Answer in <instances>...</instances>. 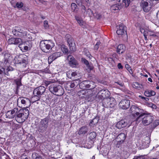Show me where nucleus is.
<instances>
[{
	"label": "nucleus",
	"instance_id": "f257e3e1",
	"mask_svg": "<svg viewBox=\"0 0 159 159\" xmlns=\"http://www.w3.org/2000/svg\"><path fill=\"white\" fill-rule=\"evenodd\" d=\"M29 112L28 109L24 108L22 110H19L17 111L16 120L19 123H23L28 118Z\"/></svg>",
	"mask_w": 159,
	"mask_h": 159
},
{
	"label": "nucleus",
	"instance_id": "f03ea898",
	"mask_svg": "<svg viewBox=\"0 0 159 159\" xmlns=\"http://www.w3.org/2000/svg\"><path fill=\"white\" fill-rule=\"evenodd\" d=\"M12 32L14 35L24 38L25 42L28 40L27 38L29 35H27V32L23 27L16 26L13 28Z\"/></svg>",
	"mask_w": 159,
	"mask_h": 159
},
{
	"label": "nucleus",
	"instance_id": "7ed1b4c3",
	"mask_svg": "<svg viewBox=\"0 0 159 159\" xmlns=\"http://www.w3.org/2000/svg\"><path fill=\"white\" fill-rule=\"evenodd\" d=\"M50 91L53 94H55L58 96H61L62 95L64 92L63 88L61 86L56 83H53L51 84L49 87Z\"/></svg>",
	"mask_w": 159,
	"mask_h": 159
},
{
	"label": "nucleus",
	"instance_id": "20e7f679",
	"mask_svg": "<svg viewBox=\"0 0 159 159\" xmlns=\"http://www.w3.org/2000/svg\"><path fill=\"white\" fill-rule=\"evenodd\" d=\"M130 112L133 116L136 117V120L138 121L140 118L145 115V114L143 113V110L138 107L134 105L132 106L130 109Z\"/></svg>",
	"mask_w": 159,
	"mask_h": 159
},
{
	"label": "nucleus",
	"instance_id": "39448f33",
	"mask_svg": "<svg viewBox=\"0 0 159 159\" xmlns=\"http://www.w3.org/2000/svg\"><path fill=\"white\" fill-rule=\"evenodd\" d=\"M54 43L51 40L41 41L40 43L41 49L44 52H47L48 50L53 47Z\"/></svg>",
	"mask_w": 159,
	"mask_h": 159
},
{
	"label": "nucleus",
	"instance_id": "423d86ee",
	"mask_svg": "<svg viewBox=\"0 0 159 159\" xmlns=\"http://www.w3.org/2000/svg\"><path fill=\"white\" fill-rule=\"evenodd\" d=\"M27 57L24 54L17 56L14 58V63L16 64H22L25 66L27 63Z\"/></svg>",
	"mask_w": 159,
	"mask_h": 159
},
{
	"label": "nucleus",
	"instance_id": "0eeeda50",
	"mask_svg": "<svg viewBox=\"0 0 159 159\" xmlns=\"http://www.w3.org/2000/svg\"><path fill=\"white\" fill-rule=\"evenodd\" d=\"M45 88L43 86H40L35 89L33 91V94L35 97H37V99L39 100L40 96L42 95L45 91Z\"/></svg>",
	"mask_w": 159,
	"mask_h": 159
},
{
	"label": "nucleus",
	"instance_id": "6e6552de",
	"mask_svg": "<svg viewBox=\"0 0 159 159\" xmlns=\"http://www.w3.org/2000/svg\"><path fill=\"white\" fill-rule=\"evenodd\" d=\"M140 7L145 12H148L151 9V7L147 0H142L140 3Z\"/></svg>",
	"mask_w": 159,
	"mask_h": 159
},
{
	"label": "nucleus",
	"instance_id": "1a4fd4ad",
	"mask_svg": "<svg viewBox=\"0 0 159 159\" xmlns=\"http://www.w3.org/2000/svg\"><path fill=\"white\" fill-rule=\"evenodd\" d=\"M66 37L70 50L72 51H75L76 50V46L73 39L69 35H66Z\"/></svg>",
	"mask_w": 159,
	"mask_h": 159
},
{
	"label": "nucleus",
	"instance_id": "9d476101",
	"mask_svg": "<svg viewBox=\"0 0 159 159\" xmlns=\"http://www.w3.org/2000/svg\"><path fill=\"white\" fill-rule=\"evenodd\" d=\"M18 108H15L13 109L8 111L6 114V117L9 119H12L16 117Z\"/></svg>",
	"mask_w": 159,
	"mask_h": 159
},
{
	"label": "nucleus",
	"instance_id": "9b49d317",
	"mask_svg": "<svg viewBox=\"0 0 159 159\" xmlns=\"http://www.w3.org/2000/svg\"><path fill=\"white\" fill-rule=\"evenodd\" d=\"M119 105L120 107L122 109H126L129 106V100L126 99L122 100L119 103Z\"/></svg>",
	"mask_w": 159,
	"mask_h": 159
},
{
	"label": "nucleus",
	"instance_id": "f8f14e48",
	"mask_svg": "<svg viewBox=\"0 0 159 159\" xmlns=\"http://www.w3.org/2000/svg\"><path fill=\"white\" fill-rule=\"evenodd\" d=\"M62 55L61 52H55L51 55L48 58V61L49 64L56 59L58 57Z\"/></svg>",
	"mask_w": 159,
	"mask_h": 159
},
{
	"label": "nucleus",
	"instance_id": "ddd939ff",
	"mask_svg": "<svg viewBox=\"0 0 159 159\" xmlns=\"http://www.w3.org/2000/svg\"><path fill=\"white\" fill-rule=\"evenodd\" d=\"M131 123H127L125 120H122L118 122L116 125V127L118 129H121L126 126L129 127Z\"/></svg>",
	"mask_w": 159,
	"mask_h": 159
},
{
	"label": "nucleus",
	"instance_id": "4468645a",
	"mask_svg": "<svg viewBox=\"0 0 159 159\" xmlns=\"http://www.w3.org/2000/svg\"><path fill=\"white\" fill-rule=\"evenodd\" d=\"M152 118L151 116L148 115H145L142 118V122L143 125H148L152 123Z\"/></svg>",
	"mask_w": 159,
	"mask_h": 159
},
{
	"label": "nucleus",
	"instance_id": "2eb2a0df",
	"mask_svg": "<svg viewBox=\"0 0 159 159\" xmlns=\"http://www.w3.org/2000/svg\"><path fill=\"white\" fill-rule=\"evenodd\" d=\"M126 32V27L123 24H120L119 25L116 31V33L118 35H122Z\"/></svg>",
	"mask_w": 159,
	"mask_h": 159
},
{
	"label": "nucleus",
	"instance_id": "dca6fc26",
	"mask_svg": "<svg viewBox=\"0 0 159 159\" xmlns=\"http://www.w3.org/2000/svg\"><path fill=\"white\" fill-rule=\"evenodd\" d=\"M22 42V39L20 38H12L8 39V43L9 44H17Z\"/></svg>",
	"mask_w": 159,
	"mask_h": 159
},
{
	"label": "nucleus",
	"instance_id": "f3484780",
	"mask_svg": "<svg viewBox=\"0 0 159 159\" xmlns=\"http://www.w3.org/2000/svg\"><path fill=\"white\" fill-rule=\"evenodd\" d=\"M91 83L87 80H85L80 83L79 84V86L82 89H85L86 88H90Z\"/></svg>",
	"mask_w": 159,
	"mask_h": 159
},
{
	"label": "nucleus",
	"instance_id": "a211bd4d",
	"mask_svg": "<svg viewBox=\"0 0 159 159\" xmlns=\"http://www.w3.org/2000/svg\"><path fill=\"white\" fill-rule=\"evenodd\" d=\"M67 59L69 61L70 65L71 67H74L78 65V63L77 61L72 56H69L68 57Z\"/></svg>",
	"mask_w": 159,
	"mask_h": 159
},
{
	"label": "nucleus",
	"instance_id": "6ab92c4d",
	"mask_svg": "<svg viewBox=\"0 0 159 159\" xmlns=\"http://www.w3.org/2000/svg\"><path fill=\"white\" fill-rule=\"evenodd\" d=\"M107 105L109 107L113 108L115 107L116 104V100L114 98H110L107 99Z\"/></svg>",
	"mask_w": 159,
	"mask_h": 159
},
{
	"label": "nucleus",
	"instance_id": "aec40b11",
	"mask_svg": "<svg viewBox=\"0 0 159 159\" xmlns=\"http://www.w3.org/2000/svg\"><path fill=\"white\" fill-rule=\"evenodd\" d=\"M99 95H101L102 98L105 99L109 95L110 92L107 89H102L98 93Z\"/></svg>",
	"mask_w": 159,
	"mask_h": 159
},
{
	"label": "nucleus",
	"instance_id": "412c9836",
	"mask_svg": "<svg viewBox=\"0 0 159 159\" xmlns=\"http://www.w3.org/2000/svg\"><path fill=\"white\" fill-rule=\"evenodd\" d=\"M28 102L29 103L30 102V101L28 99L23 97H19L17 100V105L20 107V106L19 105L20 103L23 105H25Z\"/></svg>",
	"mask_w": 159,
	"mask_h": 159
},
{
	"label": "nucleus",
	"instance_id": "4be33fe9",
	"mask_svg": "<svg viewBox=\"0 0 159 159\" xmlns=\"http://www.w3.org/2000/svg\"><path fill=\"white\" fill-rule=\"evenodd\" d=\"M125 138L126 136L124 133H120L117 137L116 140L119 144H120L125 140Z\"/></svg>",
	"mask_w": 159,
	"mask_h": 159
},
{
	"label": "nucleus",
	"instance_id": "5701e85b",
	"mask_svg": "<svg viewBox=\"0 0 159 159\" xmlns=\"http://www.w3.org/2000/svg\"><path fill=\"white\" fill-rule=\"evenodd\" d=\"M88 131V127L86 126H83L81 127L78 131L79 135H84L86 134Z\"/></svg>",
	"mask_w": 159,
	"mask_h": 159
},
{
	"label": "nucleus",
	"instance_id": "b1692460",
	"mask_svg": "<svg viewBox=\"0 0 159 159\" xmlns=\"http://www.w3.org/2000/svg\"><path fill=\"white\" fill-rule=\"evenodd\" d=\"M11 58L10 54L6 53L4 55L2 62L5 64L9 63L11 60Z\"/></svg>",
	"mask_w": 159,
	"mask_h": 159
},
{
	"label": "nucleus",
	"instance_id": "393cba45",
	"mask_svg": "<svg viewBox=\"0 0 159 159\" xmlns=\"http://www.w3.org/2000/svg\"><path fill=\"white\" fill-rule=\"evenodd\" d=\"M125 50V46L122 44L119 45L117 48V52L119 53H122Z\"/></svg>",
	"mask_w": 159,
	"mask_h": 159
},
{
	"label": "nucleus",
	"instance_id": "a878e982",
	"mask_svg": "<svg viewBox=\"0 0 159 159\" xmlns=\"http://www.w3.org/2000/svg\"><path fill=\"white\" fill-rule=\"evenodd\" d=\"M144 94L146 96L151 97L155 95L156 93L153 90H147L145 91Z\"/></svg>",
	"mask_w": 159,
	"mask_h": 159
},
{
	"label": "nucleus",
	"instance_id": "bb28decb",
	"mask_svg": "<svg viewBox=\"0 0 159 159\" xmlns=\"http://www.w3.org/2000/svg\"><path fill=\"white\" fill-rule=\"evenodd\" d=\"M79 84V81L78 80L72 81L67 83V84L70 86L71 88H73L75 86Z\"/></svg>",
	"mask_w": 159,
	"mask_h": 159
},
{
	"label": "nucleus",
	"instance_id": "cd10ccee",
	"mask_svg": "<svg viewBox=\"0 0 159 159\" xmlns=\"http://www.w3.org/2000/svg\"><path fill=\"white\" fill-rule=\"evenodd\" d=\"M40 124L47 128L48 124V120L47 118H44L41 120Z\"/></svg>",
	"mask_w": 159,
	"mask_h": 159
},
{
	"label": "nucleus",
	"instance_id": "c85d7f7f",
	"mask_svg": "<svg viewBox=\"0 0 159 159\" xmlns=\"http://www.w3.org/2000/svg\"><path fill=\"white\" fill-rule=\"evenodd\" d=\"M122 7L121 5L118 4H115L112 5L111 7V10L118 11L120 10Z\"/></svg>",
	"mask_w": 159,
	"mask_h": 159
},
{
	"label": "nucleus",
	"instance_id": "c756f323",
	"mask_svg": "<svg viewBox=\"0 0 159 159\" xmlns=\"http://www.w3.org/2000/svg\"><path fill=\"white\" fill-rule=\"evenodd\" d=\"M25 43V41H23L20 43L19 47L21 48V50L23 49L25 51H27L28 50V47L27 46H25L24 44Z\"/></svg>",
	"mask_w": 159,
	"mask_h": 159
},
{
	"label": "nucleus",
	"instance_id": "7c9ffc66",
	"mask_svg": "<svg viewBox=\"0 0 159 159\" xmlns=\"http://www.w3.org/2000/svg\"><path fill=\"white\" fill-rule=\"evenodd\" d=\"M129 155V153L125 151H124L121 152V156L122 159H125L127 158Z\"/></svg>",
	"mask_w": 159,
	"mask_h": 159
},
{
	"label": "nucleus",
	"instance_id": "2f4dec72",
	"mask_svg": "<svg viewBox=\"0 0 159 159\" xmlns=\"http://www.w3.org/2000/svg\"><path fill=\"white\" fill-rule=\"evenodd\" d=\"M47 129V128L40 124L39 128L38 131L40 133H42L45 132Z\"/></svg>",
	"mask_w": 159,
	"mask_h": 159
},
{
	"label": "nucleus",
	"instance_id": "473e14b6",
	"mask_svg": "<svg viewBox=\"0 0 159 159\" xmlns=\"http://www.w3.org/2000/svg\"><path fill=\"white\" fill-rule=\"evenodd\" d=\"M71 10L72 11L76 12L78 11L77 6L75 3H72L71 4Z\"/></svg>",
	"mask_w": 159,
	"mask_h": 159
},
{
	"label": "nucleus",
	"instance_id": "72a5a7b5",
	"mask_svg": "<svg viewBox=\"0 0 159 159\" xmlns=\"http://www.w3.org/2000/svg\"><path fill=\"white\" fill-rule=\"evenodd\" d=\"M4 75H7V74L6 72L5 68L3 67H0V77Z\"/></svg>",
	"mask_w": 159,
	"mask_h": 159
},
{
	"label": "nucleus",
	"instance_id": "f704fd0d",
	"mask_svg": "<svg viewBox=\"0 0 159 159\" xmlns=\"http://www.w3.org/2000/svg\"><path fill=\"white\" fill-rule=\"evenodd\" d=\"M130 2V0H123L121 5L125 6V7H127L129 6Z\"/></svg>",
	"mask_w": 159,
	"mask_h": 159
},
{
	"label": "nucleus",
	"instance_id": "c9c22d12",
	"mask_svg": "<svg viewBox=\"0 0 159 159\" xmlns=\"http://www.w3.org/2000/svg\"><path fill=\"white\" fill-rule=\"evenodd\" d=\"M89 138L90 140H93L94 139L96 136V133L95 132H93L89 133Z\"/></svg>",
	"mask_w": 159,
	"mask_h": 159
},
{
	"label": "nucleus",
	"instance_id": "e433bc0d",
	"mask_svg": "<svg viewBox=\"0 0 159 159\" xmlns=\"http://www.w3.org/2000/svg\"><path fill=\"white\" fill-rule=\"evenodd\" d=\"M61 48L62 51L63 53H67L68 49L66 46L63 44L61 46Z\"/></svg>",
	"mask_w": 159,
	"mask_h": 159
},
{
	"label": "nucleus",
	"instance_id": "4c0bfd02",
	"mask_svg": "<svg viewBox=\"0 0 159 159\" xmlns=\"http://www.w3.org/2000/svg\"><path fill=\"white\" fill-rule=\"evenodd\" d=\"M75 19L77 21L78 23L80 25H83L84 24V21L80 18L78 17H75Z\"/></svg>",
	"mask_w": 159,
	"mask_h": 159
},
{
	"label": "nucleus",
	"instance_id": "58836bf2",
	"mask_svg": "<svg viewBox=\"0 0 159 159\" xmlns=\"http://www.w3.org/2000/svg\"><path fill=\"white\" fill-rule=\"evenodd\" d=\"M54 80H44V83L46 86H48L49 84H53Z\"/></svg>",
	"mask_w": 159,
	"mask_h": 159
},
{
	"label": "nucleus",
	"instance_id": "ea45409f",
	"mask_svg": "<svg viewBox=\"0 0 159 159\" xmlns=\"http://www.w3.org/2000/svg\"><path fill=\"white\" fill-rule=\"evenodd\" d=\"M23 6V3L21 2H17L16 6H14V8L17 7V8H21Z\"/></svg>",
	"mask_w": 159,
	"mask_h": 159
},
{
	"label": "nucleus",
	"instance_id": "a19ab883",
	"mask_svg": "<svg viewBox=\"0 0 159 159\" xmlns=\"http://www.w3.org/2000/svg\"><path fill=\"white\" fill-rule=\"evenodd\" d=\"M125 67L126 69L129 71V72L131 74H132L133 73V72L132 71V69H131L130 66L128 64H126L125 65Z\"/></svg>",
	"mask_w": 159,
	"mask_h": 159
},
{
	"label": "nucleus",
	"instance_id": "79ce46f5",
	"mask_svg": "<svg viewBox=\"0 0 159 159\" xmlns=\"http://www.w3.org/2000/svg\"><path fill=\"white\" fill-rule=\"evenodd\" d=\"M32 156L33 159H43L41 156H37L36 153H33L32 154Z\"/></svg>",
	"mask_w": 159,
	"mask_h": 159
},
{
	"label": "nucleus",
	"instance_id": "37998d69",
	"mask_svg": "<svg viewBox=\"0 0 159 159\" xmlns=\"http://www.w3.org/2000/svg\"><path fill=\"white\" fill-rule=\"evenodd\" d=\"M98 119L95 118L92 120L90 123L93 125H95L98 123Z\"/></svg>",
	"mask_w": 159,
	"mask_h": 159
},
{
	"label": "nucleus",
	"instance_id": "c03bdc74",
	"mask_svg": "<svg viewBox=\"0 0 159 159\" xmlns=\"http://www.w3.org/2000/svg\"><path fill=\"white\" fill-rule=\"evenodd\" d=\"M82 61L84 62L87 66H88L89 65V62L88 61L86 60L85 59L82 58Z\"/></svg>",
	"mask_w": 159,
	"mask_h": 159
},
{
	"label": "nucleus",
	"instance_id": "a18cd8bd",
	"mask_svg": "<svg viewBox=\"0 0 159 159\" xmlns=\"http://www.w3.org/2000/svg\"><path fill=\"white\" fill-rule=\"evenodd\" d=\"M16 83L18 86H19L21 85V81L19 79H17L15 80Z\"/></svg>",
	"mask_w": 159,
	"mask_h": 159
},
{
	"label": "nucleus",
	"instance_id": "49530a36",
	"mask_svg": "<svg viewBox=\"0 0 159 159\" xmlns=\"http://www.w3.org/2000/svg\"><path fill=\"white\" fill-rule=\"evenodd\" d=\"M100 43L99 42H98L96 44H95V46H94V49L96 50H97L98 48H99V46L100 45Z\"/></svg>",
	"mask_w": 159,
	"mask_h": 159
},
{
	"label": "nucleus",
	"instance_id": "de8ad7c7",
	"mask_svg": "<svg viewBox=\"0 0 159 159\" xmlns=\"http://www.w3.org/2000/svg\"><path fill=\"white\" fill-rule=\"evenodd\" d=\"M44 26L45 29H47L48 27V23L47 21L45 20L44 22Z\"/></svg>",
	"mask_w": 159,
	"mask_h": 159
},
{
	"label": "nucleus",
	"instance_id": "09e8293b",
	"mask_svg": "<svg viewBox=\"0 0 159 159\" xmlns=\"http://www.w3.org/2000/svg\"><path fill=\"white\" fill-rule=\"evenodd\" d=\"M133 87H135V88H140V86L138 83L136 82L135 83L133 84Z\"/></svg>",
	"mask_w": 159,
	"mask_h": 159
},
{
	"label": "nucleus",
	"instance_id": "8fccbe9b",
	"mask_svg": "<svg viewBox=\"0 0 159 159\" xmlns=\"http://www.w3.org/2000/svg\"><path fill=\"white\" fill-rule=\"evenodd\" d=\"M117 85H119L120 86H122L123 85V84L122 82H116L115 83V85L117 86Z\"/></svg>",
	"mask_w": 159,
	"mask_h": 159
},
{
	"label": "nucleus",
	"instance_id": "3c124183",
	"mask_svg": "<svg viewBox=\"0 0 159 159\" xmlns=\"http://www.w3.org/2000/svg\"><path fill=\"white\" fill-rule=\"evenodd\" d=\"M95 16L98 19H100L101 17V15L99 14L96 13Z\"/></svg>",
	"mask_w": 159,
	"mask_h": 159
},
{
	"label": "nucleus",
	"instance_id": "603ef678",
	"mask_svg": "<svg viewBox=\"0 0 159 159\" xmlns=\"http://www.w3.org/2000/svg\"><path fill=\"white\" fill-rule=\"evenodd\" d=\"M149 33V31H145L144 33L143 34V36H147L148 35Z\"/></svg>",
	"mask_w": 159,
	"mask_h": 159
},
{
	"label": "nucleus",
	"instance_id": "864d4df0",
	"mask_svg": "<svg viewBox=\"0 0 159 159\" xmlns=\"http://www.w3.org/2000/svg\"><path fill=\"white\" fill-rule=\"evenodd\" d=\"M118 67L119 69H122L123 68V66L121 65V63H119L118 65Z\"/></svg>",
	"mask_w": 159,
	"mask_h": 159
},
{
	"label": "nucleus",
	"instance_id": "5fc2aeb1",
	"mask_svg": "<svg viewBox=\"0 0 159 159\" xmlns=\"http://www.w3.org/2000/svg\"><path fill=\"white\" fill-rule=\"evenodd\" d=\"M12 68L11 67H10V66L8 67L7 68L6 70L7 71H11V70H12Z\"/></svg>",
	"mask_w": 159,
	"mask_h": 159
},
{
	"label": "nucleus",
	"instance_id": "6e6d98bb",
	"mask_svg": "<svg viewBox=\"0 0 159 159\" xmlns=\"http://www.w3.org/2000/svg\"><path fill=\"white\" fill-rule=\"evenodd\" d=\"M140 31L142 33H144V32H145V30L142 28H140Z\"/></svg>",
	"mask_w": 159,
	"mask_h": 159
},
{
	"label": "nucleus",
	"instance_id": "4d7b16f0",
	"mask_svg": "<svg viewBox=\"0 0 159 159\" xmlns=\"http://www.w3.org/2000/svg\"><path fill=\"white\" fill-rule=\"evenodd\" d=\"M155 124L156 125H159V120H156L155 121Z\"/></svg>",
	"mask_w": 159,
	"mask_h": 159
},
{
	"label": "nucleus",
	"instance_id": "13d9d810",
	"mask_svg": "<svg viewBox=\"0 0 159 159\" xmlns=\"http://www.w3.org/2000/svg\"><path fill=\"white\" fill-rule=\"evenodd\" d=\"M86 56L89 58L91 59V57H92V56L89 53H86Z\"/></svg>",
	"mask_w": 159,
	"mask_h": 159
},
{
	"label": "nucleus",
	"instance_id": "bf43d9fd",
	"mask_svg": "<svg viewBox=\"0 0 159 159\" xmlns=\"http://www.w3.org/2000/svg\"><path fill=\"white\" fill-rule=\"evenodd\" d=\"M152 108L153 109H156L157 108V107L155 105L153 104Z\"/></svg>",
	"mask_w": 159,
	"mask_h": 159
},
{
	"label": "nucleus",
	"instance_id": "052dcab7",
	"mask_svg": "<svg viewBox=\"0 0 159 159\" xmlns=\"http://www.w3.org/2000/svg\"><path fill=\"white\" fill-rule=\"evenodd\" d=\"M76 75V73L75 72H73L71 73V75L72 76H75Z\"/></svg>",
	"mask_w": 159,
	"mask_h": 159
},
{
	"label": "nucleus",
	"instance_id": "680f3d73",
	"mask_svg": "<svg viewBox=\"0 0 159 159\" xmlns=\"http://www.w3.org/2000/svg\"><path fill=\"white\" fill-rule=\"evenodd\" d=\"M153 104L151 103H148V106L151 107H152V106Z\"/></svg>",
	"mask_w": 159,
	"mask_h": 159
},
{
	"label": "nucleus",
	"instance_id": "e2e57ef3",
	"mask_svg": "<svg viewBox=\"0 0 159 159\" xmlns=\"http://www.w3.org/2000/svg\"><path fill=\"white\" fill-rule=\"evenodd\" d=\"M133 159H142L140 157H137V156H135Z\"/></svg>",
	"mask_w": 159,
	"mask_h": 159
},
{
	"label": "nucleus",
	"instance_id": "0e129e2a",
	"mask_svg": "<svg viewBox=\"0 0 159 159\" xmlns=\"http://www.w3.org/2000/svg\"><path fill=\"white\" fill-rule=\"evenodd\" d=\"M157 17L158 18H159V11H158L157 13Z\"/></svg>",
	"mask_w": 159,
	"mask_h": 159
},
{
	"label": "nucleus",
	"instance_id": "69168bd1",
	"mask_svg": "<svg viewBox=\"0 0 159 159\" xmlns=\"http://www.w3.org/2000/svg\"><path fill=\"white\" fill-rule=\"evenodd\" d=\"M148 81H149L151 82H152V80L151 78H148Z\"/></svg>",
	"mask_w": 159,
	"mask_h": 159
},
{
	"label": "nucleus",
	"instance_id": "338daca9",
	"mask_svg": "<svg viewBox=\"0 0 159 159\" xmlns=\"http://www.w3.org/2000/svg\"><path fill=\"white\" fill-rule=\"evenodd\" d=\"M142 99H144L146 101H147L148 100V98H145V97H142Z\"/></svg>",
	"mask_w": 159,
	"mask_h": 159
},
{
	"label": "nucleus",
	"instance_id": "774afa93",
	"mask_svg": "<svg viewBox=\"0 0 159 159\" xmlns=\"http://www.w3.org/2000/svg\"><path fill=\"white\" fill-rule=\"evenodd\" d=\"M144 39L145 40H147L148 39L147 37V36H144Z\"/></svg>",
	"mask_w": 159,
	"mask_h": 159
}]
</instances>
